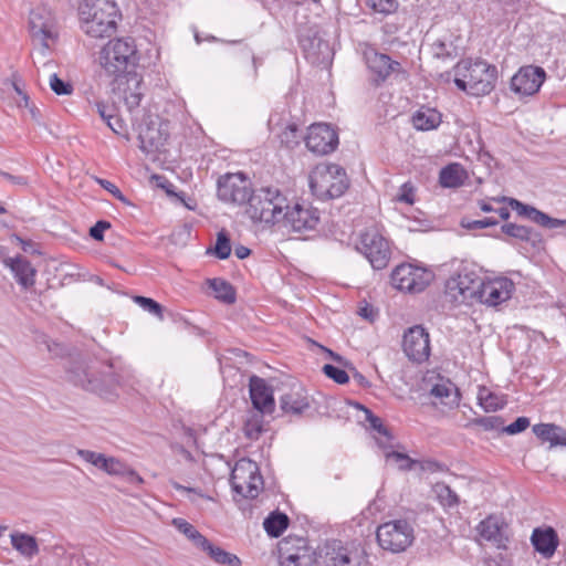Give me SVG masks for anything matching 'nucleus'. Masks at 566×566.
Returning <instances> with one entry per match:
<instances>
[{
	"mask_svg": "<svg viewBox=\"0 0 566 566\" xmlns=\"http://www.w3.org/2000/svg\"><path fill=\"white\" fill-rule=\"evenodd\" d=\"M358 314L369 322H374V319L377 316V313L375 312L374 307L368 303H365L363 306H359Z\"/></svg>",
	"mask_w": 566,
	"mask_h": 566,
	"instance_id": "nucleus-63",
	"label": "nucleus"
},
{
	"mask_svg": "<svg viewBox=\"0 0 566 566\" xmlns=\"http://www.w3.org/2000/svg\"><path fill=\"white\" fill-rule=\"evenodd\" d=\"M546 73L543 67L527 65L520 71L511 80V88L520 95L530 96L538 92L544 83Z\"/></svg>",
	"mask_w": 566,
	"mask_h": 566,
	"instance_id": "nucleus-21",
	"label": "nucleus"
},
{
	"mask_svg": "<svg viewBox=\"0 0 566 566\" xmlns=\"http://www.w3.org/2000/svg\"><path fill=\"white\" fill-rule=\"evenodd\" d=\"M281 221L290 224L296 232L314 230L319 222V212L315 208L296 203L292 208L287 206Z\"/></svg>",
	"mask_w": 566,
	"mask_h": 566,
	"instance_id": "nucleus-23",
	"label": "nucleus"
},
{
	"mask_svg": "<svg viewBox=\"0 0 566 566\" xmlns=\"http://www.w3.org/2000/svg\"><path fill=\"white\" fill-rule=\"evenodd\" d=\"M376 538L382 549L401 553L413 543L415 528L406 518L391 520L377 527Z\"/></svg>",
	"mask_w": 566,
	"mask_h": 566,
	"instance_id": "nucleus-9",
	"label": "nucleus"
},
{
	"mask_svg": "<svg viewBox=\"0 0 566 566\" xmlns=\"http://www.w3.org/2000/svg\"><path fill=\"white\" fill-rule=\"evenodd\" d=\"M479 402L480 406L485 411H496L497 409L503 408L505 401L499 397L497 395L486 390L485 388L479 391Z\"/></svg>",
	"mask_w": 566,
	"mask_h": 566,
	"instance_id": "nucleus-42",
	"label": "nucleus"
},
{
	"mask_svg": "<svg viewBox=\"0 0 566 566\" xmlns=\"http://www.w3.org/2000/svg\"><path fill=\"white\" fill-rule=\"evenodd\" d=\"M506 528L507 525L504 522L492 515L483 520L478 526L479 534L483 539L492 542L497 548L503 549L506 548L509 542Z\"/></svg>",
	"mask_w": 566,
	"mask_h": 566,
	"instance_id": "nucleus-27",
	"label": "nucleus"
},
{
	"mask_svg": "<svg viewBox=\"0 0 566 566\" xmlns=\"http://www.w3.org/2000/svg\"><path fill=\"white\" fill-rule=\"evenodd\" d=\"M442 122V115L436 108L421 107L412 115V125L417 130H432Z\"/></svg>",
	"mask_w": 566,
	"mask_h": 566,
	"instance_id": "nucleus-33",
	"label": "nucleus"
},
{
	"mask_svg": "<svg viewBox=\"0 0 566 566\" xmlns=\"http://www.w3.org/2000/svg\"><path fill=\"white\" fill-rule=\"evenodd\" d=\"M98 470L109 475L123 476L129 483L142 484L144 482L143 478L135 470L130 469L115 457L104 455Z\"/></svg>",
	"mask_w": 566,
	"mask_h": 566,
	"instance_id": "nucleus-31",
	"label": "nucleus"
},
{
	"mask_svg": "<svg viewBox=\"0 0 566 566\" xmlns=\"http://www.w3.org/2000/svg\"><path fill=\"white\" fill-rule=\"evenodd\" d=\"M439 182L444 188H457L463 184L462 170L459 164L443 167L439 174Z\"/></svg>",
	"mask_w": 566,
	"mask_h": 566,
	"instance_id": "nucleus-39",
	"label": "nucleus"
},
{
	"mask_svg": "<svg viewBox=\"0 0 566 566\" xmlns=\"http://www.w3.org/2000/svg\"><path fill=\"white\" fill-rule=\"evenodd\" d=\"M310 151L316 155H327L338 145V135L328 124H313L304 137Z\"/></svg>",
	"mask_w": 566,
	"mask_h": 566,
	"instance_id": "nucleus-18",
	"label": "nucleus"
},
{
	"mask_svg": "<svg viewBox=\"0 0 566 566\" xmlns=\"http://www.w3.org/2000/svg\"><path fill=\"white\" fill-rule=\"evenodd\" d=\"M138 139L140 142V149L146 154H151L161 151V148L167 143L168 134L164 133L160 127L150 124L140 128Z\"/></svg>",
	"mask_w": 566,
	"mask_h": 566,
	"instance_id": "nucleus-30",
	"label": "nucleus"
},
{
	"mask_svg": "<svg viewBox=\"0 0 566 566\" xmlns=\"http://www.w3.org/2000/svg\"><path fill=\"white\" fill-rule=\"evenodd\" d=\"M106 124L117 135H123L126 132L124 120L115 113L113 114V118L106 122Z\"/></svg>",
	"mask_w": 566,
	"mask_h": 566,
	"instance_id": "nucleus-62",
	"label": "nucleus"
},
{
	"mask_svg": "<svg viewBox=\"0 0 566 566\" xmlns=\"http://www.w3.org/2000/svg\"><path fill=\"white\" fill-rule=\"evenodd\" d=\"M12 547L23 557L31 559L39 554V544L33 535L13 532L10 534Z\"/></svg>",
	"mask_w": 566,
	"mask_h": 566,
	"instance_id": "nucleus-32",
	"label": "nucleus"
},
{
	"mask_svg": "<svg viewBox=\"0 0 566 566\" xmlns=\"http://www.w3.org/2000/svg\"><path fill=\"white\" fill-rule=\"evenodd\" d=\"M77 455L81 457L85 462L91 463L95 468H99V463L105 455L104 453H98L91 450L85 449H77L76 451Z\"/></svg>",
	"mask_w": 566,
	"mask_h": 566,
	"instance_id": "nucleus-57",
	"label": "nucleus"
},
{
	"mask_svg": "<svg viewBox=\"0 0 566 566\" xmlns=\"http://www.w3.org/2000/svg\"><path fill=\"white\" fill-rule=\"evenodd\" d=\"M2 262L6 268L11 270L18 284L21 285L24 290H28L34 285L36 270L25 256H8L4 258Z\"/></svg>",
	"mask_w": 566,
	"mask_h": 566,
	"instance_id": "nucleus-26",
	"label": "nucleus"
},
{
	"mask_svg": "<svg viewBox=\"0 0 566 566\" xmlns=\"http://www.w3.org/2000/svg\"><path fill=\"white\" fill-rule=\"evenodd\" d=\"M29 31L32 43L36 48V57L44 60L59 39L56 19L52 10L45 6L32 9L29 17Z\"/></svg>",
	"mask_w": 566,
	"mask_h": 566,
	"instance_id": "nucleus-7",
	"label": "nucleus"
},
{
	"mask_svg": "<svg viewBox=\"0 0 566 566\" xmlns=\"http://www.w3.org/2000/svg\"><path fill=\"white\" fill-rule=\"evenodd\" d=\"M430 396L436 399L434 403L438 401L448 407H454L459 403L458 388L450 380L434 384L430 389Z\"/></svg>",
	"mask_w": 566,
	"mask_h": 566,
	"instance_id": "nucleus-34",
	"label": "nucleus"
},
{
	"mask_svg": "<svg viewBox=\"0 0 566 566\" xmlns=\"http://www.w3.org/2000/svg\"><path fill=\"white\" fill-rule=\"evenodd\" d=\"M0 177L6 179L8 182H10L13 186H22L25 187L29 184V180L25 176L22 175H12L10 172H7L2 169H0Z\"/></svg>",
	"mask_w": 566,
	"mask_h": 566,
	"instance_id": "nucleus-60",
	"label": "nucleus"
},
{
	"mask_svg": "<svg viewBox=\"0 0 566 566\" xmlns=\"http://www.w3.org/2000/svg\"><path fill=\"white\" fill-rule=\"evenodd\" d=\"M387 460H394L400 470H411L416 463L409 455L397 451H390L386 454Z\"/></svg>",
	"mask_w": 566,
	"mask_h": 566,
	"instance_id": "nucleus-53",
	"label": "nucleus"
},
{
	"mask_svg": "<svg viewBox=\"0 0 566 566\" xmlns=\"http://www.w3.org/2000/svg\"><path fill=\"white\" fill-rule=\"evenodd\" d=\"M213 253L220 260H226L231 254L230 238H229L228 233L224 230H221L217 234V240H216V244H214V248H213Z\"/></svg>",
	"mask_w": 566,
	"mask_h": 566,
	"instance_id": "nucleus-46",
	"label": "nucleus"
},
{
	"mask_svg": "<svg viewBox=\"0 0 566 566\" xmlns=\"http://www.w3.org/2000/svg\"><path fill=\"white\" fill-rule=\"evenodd\" d=\"M281 566H312L315 553L304 537L286 536L277 546Z\"/></svg>",
	"mask_w": 566,
	"mask_h": 566,
	"instance_id": "nucleus-12",
	"label": "nucleus"
},
{
	"mask_svg": "<svg viewBox=\"0 0 566 566\" xmlns=\"http://www.w3.org/2000/svg\"><path fill=\"white\" fill-rule=\"evenodd\" d=\"M501 229L504 234L521 241L531 242L533 245L542 241L541 234L530 227L505 223Z\"/></svg>",
	"mask_w": 566,
	"mask_h": 566,
	"instance_id": "nucleus-37",
	"label": "nucleus"
},
{
	"mask_svg": "<svg viewBox=\"0 0 566 566\" xmlns=\"http://www.w3.org/2000/svg\"><path fill=\"white\" fill-rule=\"evenodd\" d=\"M67 380L87 391L107 397L119 386L112 363L99 360L73 361L66 370Z\"/></svg>",
	"mask_w": 566,
	"mask_h": 566,
	"instance_id": "nucleus-1",
	"label": "nucleus"
},
{
	"mask_svg": "<svg viewBox=\"0 0 566 566\" xmlns=\"http://www.w3.org/2000/svg\"><path fill=\"white\" fill-rule=\"evenodd\" d=\"M249 392L252 406L262 415H271L275 409L273 389L268 382L259 377L251 376L249 380Z\"/></svg>",
	"mask_w": 566,
	"mask_h": 566,
	"instance_id": "nucleus-24",
	"label": "nucleus"
},
{
	"mask_svg": "<svg viewBox=\"0 0 566 566\" xmlns=\"http://www.w3.org/2000/svg\"><path fill=\"white\" fill-rule=\"evenodd\" d=\"M468 426H478L485 431H501L503 432L504 420L500 416H488L472 419Z\"/></svg>",
	"mask_w": 566,
	"mask_h": 566,
	"instance_id": "nucleus-44",
	"label": "nucleus"
},
{
	"mask_svg": "<svg viewBox=\"0 0 566 566\" xmlns=\"http://www.w3.org/2000/svg\"><path fill=\"white\" fill-rule=\"evenodd\" d=\"M263 418L261 415H255L248 419L244 423L243 431L248 439L258 440L263 432Z\"/></svg>",
	"mask_w": 566,
	"mask_h": 566,
	"instance_id": "nucleus-47",
	"label": "nucleus"
},
{
	"mask_svg": "<svg viewBox=\"0 0 566 566\" xmlns=\"http://www.w3.org/2000/svg\"><path fill=\"white\" fill-rule=\"evenodd\" d=\"M279 137L282 145L292 149L300 144L302 133L298 126L292 123L284 128V130L279 135Z\"/></svg>",
	"mask_w": 566,
	"mask_h": 566,
	"instance_id": "nucleus-45",
	"label": "nucleus"
},
{
	"mask_svg": "<svg viewBox=\"0 0 566 566\" xmlns=\"http://www.w3.org/2000/svg\"><path fill=\"white\" fill-rule=\"evenodd\" d=\"M251 181L242 172L227 174L218 179V198L223 202L249 203L253 193Z\"/></svg>",
	"mask_w": 566,
	"mask_h": 566,
	"instance_id": "nucleus-14",
	"label": "nucleus"
},
{
	"mask_svg": "<svg viewBox=\"0 0 566 566\" xmlns=\"http://www.w3.org/2000/svg\"><path fill=\"white\" fill-rule=\"evenodd\" d=\"M230 483L237 494L255 499L263 489V478L256 462L245 458L238 460L231 471Z\"/></svg>",
	"mask_w": 566,
	"mask_h": 566,
	"instance_id": "nucleus-10",
	"label": "nucleus"
},
{
	"mask_svg": "<svg viewBox=\"0 0 566 566\" xmlns=\"http://www.w3.org/2000/svg\"><path fill=\"white\" fill-rule=\"evenodd\" d=\"M96 182L104 188L106 191L112 193L117 200L128 203L127 198L123 195V192L119 190V188L111 182L109 180L102 179V178H95Z\"/></svg>",
	"mask_w": 566,
	"mask_h": 566,
	"instance_id": "nucleus-55",
	"label": "nucleus"
},
{
	"mask_svg": "<svg viewBox=\"0 0 566 566\" xmlns=\"http://www.w3.org/2000/svg\"><path fill=\"white\" fill-rule=\"evenodd\" d=\"M514 289L513 281L507 277L483 280V287L480 289L476 303L497 306L511 298Z\"/></svg>",
	"mask_w": 566,
	"mask_h": 566,
	"instance_id": "nucleus-20",
	"label": "nucleus"
},
{
	"mask_svg": "<svg viewBox=\"0 0 566 566\" xmlns=\"http://www.w3.org/2000/svg\"><path fill=\"white\" fill-rule=\"evenodd\" d=\"M502 200L507 201L510 207L520 216L526 217L544 228L555 229L566 226V220L552 218L535 207L525 205L517 199L503 197Z\"/></svg>",
	"mask_w": 566,
	"mask_h": 566,
	"instance_id": "nucleus-25",
	"label": "nucleus"
},
{
	"mask_svg": "<svg viewBox=\"0 0 566 566\" xmlns=\"http://www.w3.org/2000/svg\"><path fill=\"white\" fill-rule=\"evenodd\" d=\"M209 286L213 290L216 298L226 303L232 304L235 302V290L227 281L222 279L208 280Z\"/></svg>",
	"mask_w": 566,
	"mask_h": 566,
	"instance_id": "nucleus-40",
	"label": "nucleus"
},
{
	"mask_svg": "<svg viewBox=\"0 0 566 566\" xmlns=\"http://www.w3.org/2000/svg\"><path fill=\"white\" fill-rule=\"evenodd\" d=\"M368 6L375 11L382 14H389L396 11V0H367Z\"/></svg>",
	"mask_w": 566,
	"mask_h": 566,
	"instance_id": "nucleus-51",
	"label": "nucleus"
},
{
	"mask_svg": "<svg viewBox=\"0 0 566 566\" xmlns=\"http://www.w3.org/2000/svg\"><path fill=\"white\" fill-rule=\"evenodd\" d=\"M534 434L542 441H548L551 446H565V431L554 423H538L533 427Z\"/></svg>",
	"mask_w": 566,
	"mask_h": 566,
	"instance_id": "nucleus-35",
	"label": "nucleus"
},
{
	"mask_svg": "<svg viewBox=\"0 0 566 566\" xmlns=\"http://www.w3.org/2000/svg\"><path fill=\"white\" fill-rule=\"evenodd\" d=\"M434 491L440 504L444 507H454L459 504V496L449 485L438 483Z\"/></svg>",
	"mask_w": 566,
	"mask_h": 566,
	"instance_id": "nucleus-43",
	"label": "nucleus"
},
{
	"mask_svg": "<svg viewBox=\"0 0 566 566\" xmlns=\"http://www.w3.org/2000/svg\"><path fill=\"white\" fill-rule=\"evenodd\" d=\"M138 60L135 41L129 36L109 40L98 54L101 69L107 77L132 73Z\"/></svg>",
	"mask_w": 566,
	"mask_h": 566,
	"instance_id": "nucleus-3",
	"label": "nucleus"
},
{
	"mask_svg": "<svg viewBox=\"0 0 566 566\" xmlns=\"http://www.w3.org/2000/svg\"><path fill=\"white\" fill-rule=\"evenodd\" d=\"M326 566H368L367 554L357 545H343L339 541L326 544Z\"/></svg>",
	"mask_w": 566,
	"mask_h": 566,
	"instance_id": "nucleus-15",
	"label": "nucleus"
},
{
	"mask_svg": "<svg viewBox=\"0 0 566 566\" xmlns=\"http://www.w3.org/2000/svg\"><path fill=\"white\" fill-rule=\"evenodd\" d=\"M402 349L412 361L422 363L427 360L430 356L428 332L421 325L409 327L403 334Z\"/></svg>",
	"mask_w": 566,
	"mask_h": 566,
	"instance_id": "nucleus-19",
	"label": "nucleus"
},
{
	"mask_svg": "<svg viewBox=\"0 0 566 566\" xmlns=\"http://www.w3.org/2000/svg\"><path fill=\"white\" fill-rule=\"evenodd\" d=\"M114 80L117 82V87L114 91H117L127 109L133 112L138 108L144 96L142 77L137 73L132 72L120 77H114Z\"/></svg>",
	"mask_w": 566,
	"mask_h": 566,
	"instance_id": "nucleus-22",
	"label": "nucleus"
},
{
	"mask_svg": "<svg viewBox=\"0 0 566 566\" xmlns=\"http://www.w3.org/2000/svg\"><path fill=\"white\" fill-rule=\"evenodd\" d=\"M397 199L400 202L412 205L415 202V187L410 182H405L400 187V192Z\"/></svg>",
	"mask_w": 566,
	"mask_h": 566,
	"instance_id": "nucleus-58",
	"label": "nucleus"
},
{
	"mask_svg": "<svg viewBox=\"0 0 566 566\" xmlns=\"http://www.w3.org/2000/svg\"><path fill=\"white\" fill-rule=\"evenodd\" d=\"M531 543L544 558H551L558 547L559 539L553 527H536L533 530Z\"/></svg>",
	"mask_w": 566,
	"mask_h": 566,
	"instance_id": "nucleus-28",
	"label": "nucleus"
},
{
	"mask_svg": "<svg viewBox=\"0 0 566 566\" xmlns=\"http://www.w3.org/2000/svg\"><path fill=\"white\" fill-rule=\"evenodd\" d=\"M353 370V379L363 388H369L371 386L370 381L356 368L352 367Z\"/></svg>",
	"mask_w": 566,
	"mask_h": 566,
	"instance_id": "nucleus-64",
	"label": "nucleus"
},
{
	"mask_svg": "<svg viewBox=\"0 0 566 566\" xmlns=\"http://www.w3.org/2000/svg\"><path fill=\"white\" fill-rule=\"evenodd\" d=\"M134 302L143 307L145 311L163 318L164 307L156 302L155 300L146 296L136 295L134 296Z\"/></svg>",
	"mask_w": 566,
	"mask_h": 566,
	"instance_id": "nucleus-48",
	"label": "nucleus"
},
{
	"mask_svg": "<svg viewBox=\"0 0 566 566\" xmlns=\"http://www.w3.org/2000/svg\"><path fill=\"white\" fill-rule=\"evenodd\" d=\"M290 520L285 513L274 511L264 520L263 526L271 537H279L287 528Z\"/></svg>",
	"mask_w": 566,
	"mask_h": 566,
	"instance_id": "nucleus-38",
	"label": "nucleus"
},
{
	"mask_svg": "<svg viewBox=\"0 0 566 566\" xmlns=\"http://www.w3.org/2000/svg\"><path fill=\"white\" fill-rule=\"evenodd\" d=\"M203 552H206L209 557L219 565L224 566H241V559L229 552H226L223 548L213 545L211 542L206 539V543H203L200 547Z\"/></svg>",
	"mask_w": 566,
	"mask_h": 566,
	"instance_id": "nucleus-36",
	"label": "nucleus"
},
{
	"mask_svg": "<svg viewBox=\"0 0 566 566\" xmlns=\"http://www.w3.org/2000/svg\"><path fill=\"white\" fill-rule=\"evenodd\" d=\"M50 86L56 95H69L73 91L72 85L61 80L55 73L50 76Z\"/></svg>",
	"mask_w": 566,
	"mask_h": 566,
	"instance_id": "nucleus-52",
	"label": "nucleus"
},
{
	"mask_svg": "<svg viewBox=\"0 0 566 566\" xmlns=\"http://www.w3.org/2000/svg\"><path fill=\"white\" fill-rule=\"evenodd\" d=\"M357 249L368 259L375 270H382L389 263L391 255L389 243L376 228H368L360 234Z\"/></svg>",
	"mask_w": 566,
	"mask_h": 566,
	"instance_id": "nucleus-13",
	"label": "nucleus"
},
{
	"mask_svg": "<svg viewBox=\"0 0 566 566\" xmlns=\"http://www.w3.org/2000/svg\"><path fill=\"white\" fill-rule=\"evenodd\" d=\"M174 525L177 527L179 532L186 535L197 547H201L203 543H206V537L199 533L195 526L182 518H175L172 521Z\"/></svg>",
	"mask_w": 566,
	"mask_h": 566,
	"instance_id": "nucleus-41",
	"label": "nucleus"
},
{
	"mask_svg": "<svg viewBox=\"0 0 566 566\" xmlns=\"http://www.w3.org/2000/svg\"><path fill=\"white\" fill-rule=\"evenodd\" d=\"M280 407L284 413L300 416L310 408L308 397L301 386H294L280 398Z\"/></svg>",
	"mask_w": 566,
	"mask_h": 566,
	"instance_id": "nucleus-29",
	"label": "nucleus"
},
{
	"mask_svg": "<svg viewBox=\"0 0 566 566\" xmlns=\"http://www.w3.org/2000/svg\"><path fill=\"white\" fill-rule=\"evenodd\" d=\"M95 106L97 113L105 123L113 118V114L115 113V108L113 105H107L103 102H97Z\"/></svg>",
	"mask_w": 566,
	"mask_h": 566,
	"instance_id": "nucleus-61",
	"label": "nucleus"
},
{
	"mask_svg": "<svg viewBox=\"0 0 566 566\" xmlns=\"http://www.w3.org/2000/svg\"><path fill=\"white\" fill-rule=\"evenodd\" d=\"M530 426V419L526 417H518L514 422L509 426H503V432L507 434H517L523 432Z\"/></svg>",
	"mask_w": 566,
	"mask_h": 566,
	"instance_id": "nucleus-56",
	"label": "nucleus"
},
{
	"mask_svg": "<svg viewBox=\"0 0 566 566\" xmlns=\"http://www.w3.org/2000/svg\"><path fill=\"white\" fill-rule=\"evenodd\" d=\"M497 223H499L497 220L494 218H484L481 220H472V221H467L463 219L461 221V226L468 230L483 229V228L496 226Z\"/></svg>",
	"mask_w": 566,
	"mask_h": 566,
	"instance_id": "nucleus-54",
	"label": "nucleus"
},
{
	"mask_svg": "<svg viewBox=\"0 0 566 566\" xmlns=\"http://www.w3.org/2000/svg\"><path fill=\"white\" fill-rule=\"evenodd\" d=\"M366 421L369 423L371 429L385 437L387 441L392 439L388 428L382 423L379 417L371 412V410H366Z\"/></svg>",
	"mask_w": 566,
	"mask_h": 566,
	"instance_id": "nucleus-49",
	"label": "nucleus"
},
{
	"mask_svg": "<svg viewBox=\"0 0 566 566\" xmlns=\"http://www.w3.org/2000/svg\"><path fill=\"white\" fill-rule=\"evenodd\" d=\"M364 55L367 67L371 73V82L376 86L381 85L392 74H406L401 64L385 53H380L375 49H368Z\"/></svg>",
	"mask_w": 566,
	"mask_h": 566,
	"instance_id": "nucleus-17",
	"label": "nucleus"
},
{
	"mask_svg": "<svg viewBox=\"0 0 566 566\" xmlns=\"http://www.w3.org/2000/svg\"><path fill=\"white\" fill-rule=\"evenodd\" d=\"M298 43L306 60L312 64H321L328 60L331 54L329 43L322 39L317 25L300 29Z\"/></svg>",
	"mask_w": 566,
	"mask_h": 566,
	"instance_id": "nucleus-16",
	"label": "nucleus"
},
{
	"mask_svg": "<svg viewBox=\"0 0 566 566\" xmlns=\"http://www.w3.org/2000/svg\"><path fill=\"white\" fill-rule=\"evenodd\" d=\"M323 373L336 384L344 385L349 380L348 374L334 365L326 364L323 366Z\"/></svg>",
	"mask_w": 566,
	"mask_h": 566,
	"instance_id": "nucleus-50",
	"label": "nucleus"
},
{
	"mask_svg": "<svg viewBox=\"0 0 566 566\" xmlns=\"http://www.w3.org/2000/svg\"><path fill=\"white\" fill-rule=\"evenodd\" d=\"M109 228L111 223L108 221L99 220L90 229V235L96 241H103L104 231Z\"/></svg>",
	"mask_w": 566,
	"mask_h": 566,
	"instance_id": "nucleus-59",
	"label": "nucleus"
},
{
	"mask_svg": "<svg viewBox=\"0 0 566 566\" xmlns=\"http://www.w3.org/2000/svg\"><path fill=\"white\" fill-rule=\"evenodd\" d=\"M348 187L345 169L336 164H318L310 174V188L321 200L339 198Z\"/></svg>",
	"mask_w": 566,
	"mask_h": 566,
	"instance_id": "nucleus-6",
	"label": "nucleus"
},
{
	"mask_svg": "<svg viewBox=\"0 0 566 566\" xmlns=\"http://www.w3.org/2000/svg\"><path fill=\"white\" fill-rule=\"evenodd\" d=\"M433 273L422 266L402 263L391 272V283L399 290L409 293L422 292L432 281Z\"/></svg>",
	"mask_w": 566,
	"mask_h": 566,
	"instance_id": "nucleus-11",
	"label": "nucleus"
},
{
	"mask_svg": "<svg viewBox=\"0 0 566 566\" xmlns=\"http://www.w3.org/2000/svg\"><path fill=\"white\" fill-rule=\"evenodd\" d=\"M287 208L286 198L275 187L254 190L248 203L247 214L254 222L276 223Z\"/></svg>",
	"mask_w": 566,
	"mask_h": 566,
	"instance_id": "nucleus-5",
	"label": "nucleus"
},
{
	"mask_svg": "<svg viewBox=\"0 0 566 566\" xmlns=\"http://www.w3.org/2000/svg\"><path fill=\"white\" fill-rule=\"evenodd\" d=\"M455 86L472 96L489 94L495 86L497 70L485 61L462 60L454 67Z\"/></svg>",
	"mask_w": 566,
	"mask_h": 566,
	"instance_id": "nucleus-2",
	"label": "nucleus"
},
{
	"mask_svg": "<svg viewBox=\"0 0 566 566\" xmlns=\"http://www.w3.org/2000/svg\"><path fill=\"white\" fill-rule=\"evenodd\" d=\"M82 30L91 38H104L115 33L118 10L111 0H85L80 6Z\"/></svg>",
	"mask_w": 566,
	"mask_h": 566,
	"instance_id": "nucleus-4",
	"label": "nucleus"
},
{
	"mask_svg": "<svg viewBox=\"0 0 566 566\" xmlns=\"http://www.w3.org/2000/svg\"><path fill=\"white\" fill-rule=\"evenodd\" d=\"M483 287V276L472 266L462 264L444 285L446 296L455 304H473Z\"/></svg>",
	"mask_w": 566,
	"mask_h": 566,
	"instance_id": "nucleus-8",
	"label": "nucleus"
}]
</instances>
